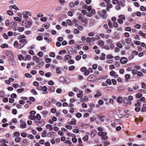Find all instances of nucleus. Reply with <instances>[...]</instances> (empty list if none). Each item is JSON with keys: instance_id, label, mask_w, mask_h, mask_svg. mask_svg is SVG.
<instances>
[{"instance_id": "nucleus-1", "label": "nucleus", "mask_w": 146, "mask_h": 146, "mask_svg": "<svg viewBox=\"0 0 146 146\" xmlns=\"http://www.w3.org/2000/svg\"><path fill=\"white\" fill-rule=\"evenodd\" d=\"M19 43L21 48H22L27 43L26 39H21L19 40Z\"/></svg>"}, {"instance_id": "nucleus-2", "label": "nucleus", "mask_w": 146, "mask_h": 146, "mask_svg": "<svg viewBox=\"0 0 146 146\" xmlns=\"http://www.w3.org/2000/svg\"><path fill=\"white\" fill-rule=\"evenodd\" d=\"M127 61V59L125 57H122L120 60V63L122 64H125L126 63Z\"/></svg>"}, {"instance_id": "nucleus-3", "label": "nucleus", "mask_w": 146, "mask_h": 146, "mask_svg": "<svg viewBox=\"0 0 146 146\" xmlns=\"http://www.w3.org/2000/svg\"><path fill=\"white\" fill-rule=\"evenodd\" d=\"M123 102L129 104H131L130 101L126 97L123 98Z\"/></svg>"}, {"instance_id": "nucleus-4", "label": "nucleus", "mask_w": 146, "mask_h": 146, "mask_svg": "<svg viewBox=\"0 0 146 146\" xmlns=\"http://www.w3.org/2000/svg\"><path fill=\"white\" fill-rule=\"evenodd\" d=\"M28 14H30V13L27 11L23 12V14L24 15L23 16V17L25 19L28 18V15H29Z\"/></svg>"}, {"instance_id": "nucleus-5", "label": "nucleus", "mask_w": 146, "mask_h": 146, "mask_svg": "<svg viewBox=\"0 0 146 146\" xmlns=\"http://www.w3.org/2000/svg\"><path fill=\"white\" fill-rule=\"evenodd\" d=\"M95 78V76L93 74L90 75L87 78V80L89 81L94 80Z\"/></svg>"}, {"instance_id": "nucleus-6", "label": "nucleus", "mask_w": 146, "mask_h": 146, "mask_svg": "<svg viewBox=\"0 0 146 146\" xmlns=\"http://www.w3.org/2000/svg\"><path fill=\"white\" fill-rule=\"evenodd\" d=\"M99 15L100 17H101L102 18L104 19H106L107 16V14H103L100 12V11H99L98 12Z\"/></svg>"}, {"instance_id": "nucleus-7", "label": "nucleus", "mask_w": 146, "mask_h": 146, "mask_svg": "<svg viewBox=\"0 0 146 146\" xmlns=\"http://www.w3.org/2000/svg\"><path fill=\"white\" fill-rule=\"evenodd\" d=\"M13 45L16 48H18L19 49H21V47L20 46V44L17 41H15Z\"/></svg>"}, {"instance_id": "nucleus-8", "label": "nucleus", "mask_w": 146, "mask_h": 146, "mask_svg": "<svg viewBox=\"0 0 146 146\" xmlns=\"http://www.w3.org/2000/svg\"><path fill=\"white\" fill-rule=\"evenodd\" d=\"M47 88L46 86H44L42 87V90L43 91L42 94H47L48 93V92L47 91Z\"/></svg>"}, {"instance_id": "nucleus-9", "label": "nucleus", "mask_w": 146, "mask_h": 146, "mask_svg": "<svg viewBox=\"0 0 146 146\" xmlns=\"http://www.w3.org/2000/svg\"><path fill=\"white\" fill-rule=\"evenodd\" d=\"M12 8L15 9L16 10H19V9L17 7L16 5H10L9 7V9H11Z\"/></svg>"}, {"instance_id": "nucleus-10", "label": "nucleus", "mask_w": 146, "mask_h": 146, "mask_svg": "<svg viewBox=\"0 0 146 146\" xmlns=\"http://www.w3.org/2000/svg\"><path fill=\"white\" fill-rule=\"evenodd\" d=\"M27 25L26 26V27L27 28H29L32 24V21L31 20H30L29 21H27Z\"/></svg>"}, {"instance_id": "nucleus-11", "label": "nucleus", "mask_w": 146, "mask_h": 146, "mask_svg": "<svg viewBox=\"0 0 146 146\" xmlns=\"http://www.w3.org/2000/svg\"><path fill=\"white\" fill-rule=\"evenodd\" d=\"M42 113L43 115V116L44 117H46V116L47 115L48 113V112L47 110H45L44 111H43L42 112Z\"/></svg>"}, {"instance_id": "nucleus-12", "label": "nucleus", "mask_w": 146, "mask_h": 146, "mask_svg": "<svg viewBox=\"0 0 146 146\" xmlns=\"http://www.w3.org/2000/svg\"><path fill=\"white\" fill-rule=\"evenodd\" d=\"M102 56H101L100 58V59L101 60H104L105 59L106 54L104 53H102Z\"/></svg>"}, {"instance_id": "nucleus-13", "label": "nucleus", "mask_w": 146, "mask_h": 146, "mask_svg": "<svg viewBox=\"0 0 146 146\" xmlns=\"http://www.w3.org/2000/svg\"><path fill=\"white\" fill-rule=\"evenodd\" d=\"M29 118L30 120H35L36 119L35 115H30L29 116Z\"/></svg>"}, {"instance_id": "nucleus-14", "label": "nucleus", "mask_w": 146, "mask_h": 146, "mask_svg": "<svg viewBox=\"0 0 146 146\" xmlns=\"http://www.w3.org/2000/svg\"><path fill=\"white\" fill-rule=\"evenodd\" d=\"M26 124L25 122L21 123L20 125V127L22 129L25 128L26 127Z\"/></svg>"}, {"instance_id": "nucleus-15", "label": "nucleus", "mask_w": 146, "mask_h": 146, "mask_svg": "<svg viewBox=\"0 0 146 146\" xmlns=\"http://www.w3.org/2000/svg\"><path fill=\"white\" fill-rule=\"evenodd\" d=\"M47 133V131L45 130H44L41 134V136L42 137H45L46 136V134Z\"/></svg>"}, {"instance_id": "nucleus-16", "label": "nucleus", "mask_w": 146, "mask_h": 146, "mask_svg": "<svg viewBox=\"0 0 146 146\" xmlns=\"http://www.w3.org/2000/svg\"><path fill=\"white\" fill-rule=\"evenodd\" d=\"M36 119L38 120H40L41 119V117L40 115L38 114L37 113L36 116H35Z\"/></svg>"}, {"instance_id": "nucleus-17", "label": "nucleus", "mask_w": 146, "mask_h": 146, "mask_svg": "<svg viewBox=\"0 0 146 146\" xmlns=\"http://www.w3.org/2000/svg\"><path fill=\"white\" fill-rule=\"evenodd\" d=\"M108 25L110 27V28H112L113 27V25L112 24V22L111 21L109 20H108Z\"/></svg>"}, {"instance_id": "nucleus-18", "label": "nucleus", "mask_w": 146, "mask_h": 146, "mask_svg": "<svg viewBox=\"0 0 146 146\" xmlns=\"http://www.w3.org/2000/svg\"><path fill=\"white\" fill-rule=\"evenodd\" d=\"M33 59L34 61H36V62L38 63L40 62L39 61V59L38 57L35 56L33 57Z\"/></svg>"}, {"instance_id": "nucleus-19", "label": "nucleus", "mask_w": 146, "mask_h": 146, "mask_svg": "<svg viewBox=\"0 0 146 146\" xmlns=\"http://www.w3.org/2000/svg\"><path fill=\"white\" fill-rule=\"evenodd\" d=\"M104 43V42L102 40H99L98 42V44L100 46L103 45Z\"/></svg>"}, {"instance_id": "nucleus-20", "label": "nucleus", "mask_w": 146, "mask_h": 146, "mask_svg": "<svg viewBox=\"0 0 146 146\" xmlns=\"http://www.w3.org/2000/svg\"><path fill=\"white\" fill-rule=\"evenodd\" d=\"M117 100L118 102L121 103H122L123 101V98L122 97H119L117 99Z\"/></svg>"}, {"instance_id": "nucleus-21", "label": "nucleus", "mask_w": 146, "mask_h": 146, "mask_svg": "<svg viewBox=\"0 0 146 146\" xmlns=\"http://www.w3.org/2000/svg\"><path fill=\"white\" fill-rule=\"evenodd\" d=\"M136 97L137 98H141L142 96V94L141 93H137L136 95Z\"/></svg>"}, {"instance_id": "nucleus-22", "label": "nucleus", "mask_w": 146, "mask_h": 146, "mask_svg": "<svg viewBox=\"0 0 146 146\" xmlns=\"http://www.w3.org/2000/svg\"><path fill=\"white\" fill-rule=\"evenodd\" d=\"M8 45L6 43H4L1 46V47L3 48H8Z\"/></svg>"}, {"instance_id": "nucleus-23", "label": "nucleus", "mask_w": 146, "mask_h": 146, "mask_svg": "<svg viewBox=\"0 0 146 146\" xmlns=\"http://www.w3.org/2000/svg\"><path fill=\"white\" fill-rule=\"evenodd\" d=\"M15 141L16 142L19 143L21 141V139L19 137H16L15 139Z\"/></svg>"}, {"instance_id": "nucleus-24", "label": "nucleus", "mask_w": 146, "mask_h": 146, "mask_svg": "<svg viewBox=\"0 0 146 146\" xmlns=\"http://www.w3.org/2000/svg\"><path fill=\"white\" fill-rule=\"evenodd\" d=\"M0 142L3 143H8V141L7 140L3 139L0 140Z\"/></svg>"}, {"instance_id": "nucleus-25", "label": "nucleus", "mask_w": 146, "mask_h": 146, "mask_svg": "<svg viewBox=\"0 0 146 146\" xmlns=\"http://www.w3.org/2000/svg\"><path fill=\"white\" fill-rule=\"evenodd\" d=\"M7 13L10 15H13V12L11 10H8L7 11Z\"/></svg>"}, {"instance_id": "nucleus-26", "label": "nucleus", "mask_w": 146, "mask_h": 146, "mask_svg": "<svg viewBox=\"0 0 146 146\" xmlns=\"http://www.w3.org/2000/svg\"><path fill=\"white\" fill-rule=\"evenodd\" d=\"M52 75L51 73L50 72H48L46 73L45 74V76L47 77H49Z\"/></svg>"}, {"instance_id": "nucleus-27", "label": "nucleus", "mask_w": 146, "mask_h": 146, "mask_svg": "<svg viewBox=\"0 0 146 146\" xmlns=\"http://www.w3.org/2000/svg\"><path fill=\"white\" fill-rule=\"evenodd\" d=\"M27 137L30 139H34V136L31 134H28L27 135Z\"/></svg>"}, {"instance_id": "nucleus-28", "label": "nucleus", "mask_w": 146, "mask_h": 146, "mask_svg": "<svg viewBox=\"0 0 146 146\" xmlns=\"http://www.w3.org/2000/svg\"><path fill=\"white\" fill-rule=\"evenodd\" d=\"M145 98L144 97H142L141 98L139 99V100H139L140 102V103H141V101L143 102L144 103H146V102H145Z\"/></svg>"}, {"instance_id": "nucleus-29", "label": "nucleus", "mask_w": 146, "mask_h": 146, "mask_svg": "<svg viewBox=\"0 0 146 146\" xmlns=\"http://www.w3.org/2000/svg\"><path fill=\"white\" fill-rule=\"evenodd\" d=\"M56 72L57 74H60L61 73V71L60 70V69L58 67H57L56 68Z\"/></svg>"}, {"instance_id": "nucleus-30", "label": "nucleus", "mask_w": 146, "mask_h": 146, "mask_svg": "<svg viewBox=\"0 0 146 146\" xmlns=\"http://www.w3.org/2000/svg\"><path fill=\"white\" fill-rule=\"evenodd\" d=\"M13 58H14V56H12V58H11L12 60H10L9 61V63L13 65L14 64V61L13 59Z\"/></svg>"}, {"instance_id": "nucleus-31", "label": "nucleus", "mask_w": 146, "mask_h": 146, "mask_svg": "<svg viewBox=\"0 0 146 146\" xmlns=\"http://www.w3.org/2000/svg\"><path fill=\"white\" fill-rule=\"evenodd\" d=\"M117 46L120 48H121L123 46L122 44L119 42H118L116 44Z\"/></svg>"}, {"instance_id": "nucleus-32", "label": "nucleus", "mask_w": 146, "mask_h": 146, "mask_svg": "<svg viewBox=\"0 0 146 146\" xmlns=\"http://www.w3.org/2000/svg\"><path fill=\"white\" fill-rule=\"evenodd\" d=\"M131 40V38H129L126 39L125 41L127 44H129L130 43Z\"/></svg>"}, {"instance_id": "nucleus-33", "label": "nucleus", "mask_w": 146, "mask_h": 146, "mask_svg": "<svg viewBox=\"0 0 146 146\" xmlns=\"http://www.w3.org/2000/svg\"><path fill=\"white\" fill-rule=\"evenodd\" d=\"M137 103L135 104V107H138L140 106L141 104L140 103V101L137 100Z\"/></svg>"}, {"instance_id": "nucleus-34", "label": "nucleus", "mask_w": 146, "mask_h": 146, "mask_svg": "<svg viewBox=\"0 0 146 146\" xmlns=\"http://www.w3.org/2000/svg\"><path fill=\"white\" fill-rule=\"evenodd\" d=\"M25 37V35H22L20 36H19L18 38H19V39H24V38Z\"/></svg>"}, {"instance_id": "nucleus-35", "label": "nucleus", "mask_w": 146, "mask_h": 146, "mask_svg": "<svg viewBox=\"0 0 146 146\" xmlns=\"http://www.w3.org/2000/svg\"><path fill=\"white\" fill-rule=\"evenodd\" d=\"M5 91L3 90L1 91L0 92V97H4L5 96V94H4L5 93Z\"/></svg>"}, {"instance_id": "nucleus-36", "label": "nucleus", "mask_w": 146, "mask_h": 146, "mask_svg": "<svg viewBox=\"0 0 146 146\" xmlns=\"http://www.w3.org/2000/svg\"><path fill=\"white\" fill-rule=\"evenodd\" d=\"M51 126V125L48 124H47L46 126V128L50 129V131H51L52 129V128Z\"/></svg>"}, {"instance_id": "nucleus-37", "label": "nucleus", "mask_w": 146, "mask_h": 146, "mask_svg": "<svg viewBox=\"0 0 146 146\" xmlns=\"http://www.w3.org/2000/svg\"><path fill=\"white\" fill-rule=\"evenodd\" d=\"M21 136L24 138L26 137L27 136V134L23 132L21 133Z\"/></svg>"}, {"instance_id": "nucleus-38", "label": "nucleus", "mask_w": 146, "mask_h": 146, "mask_svg": "<svg viewBox=\"0 0 146 146\" xmlns=\"http://www.w3.org/2000/svg\"><path fill=\"white\" fill-rule=\"evenodd\" d=\"M118 5H121V6L123 7H124L125 6V4L122 3V1H119Z\"/></svg>"}, {"instance_id": "nucleus-39", "label": "nucleus", "mask_w": 146, "mask_h": 146, "mask_svg": "<svg viewBox=\"0 0 146 146\" xmlns=\"http://www.w3.org/2000/svg\"><path fill=\"white\" fill-rule=\"evenodd\" d=\"M31 58V56L29 55H27L25 57L26 60H29Z\"/></svg>"}, {"instance_id": "nucleus-40", "label": "nucleus", "mask_w": 146, "mask_h": 146, "mask_svg": "<svg viewBox=\"0 0 146 146\" xmlns=\"http://www.w3.org/2000/svg\"><path fill=\"white\" fill-rule=\"evenodd\" d=\"M106 58L107 59H112L113 58V56L111 54H108L107 55Z\"/></svg>"}, {"instance_id": "nucleus-41", "label": "nucleus", "mask_w": 146, "mask_h": 146, "mask_svg": "<svg viewBox=\"0 0 146 146\" xmlns=\"http://www.w3.org/2000/svg\"><path fill=\"white\" fill-rule=\"evenodd\" d=\"M88 139V135H86L83 138V140L84 141H86Z\"/></svg>"}, {"instance_id": "nucleus-42", "label": "nucleus", "mask_w": 146, "mask_h": 146, "mask_svg": "<svg viewBox=\"0 0 146 146\" xmlns=\"http://www.w3.org/2000/svg\"><path fill=\"white\" fill-rule=\"evenodd\" d=\"M14 19L15 20L19 22L21 21V19L19 18V17H14Z\"/></svg>"}, {"instance_id": "nucleus-43", "label": "nucleus", "mask_w": 146, "mask_h": 146, "mask_svg": "<svg viewBox=\"0 0 146 146\" xmlns=\"http://www.w3.org/2000/svg\"><path fill=\"white\" fill-rule=\"evenodd\" d=\"M50 101L46 100L44 103V105L46 106H48L50 104Z\"/></svg>"}, {"instance_id": "nucleus-44", "label": "nucleus", "mask_w": 146, "mask_h": 146, "mask_svg": "<svg viewBox=\"0 0 146 146\" xmlns=\"http://www.w3.org/2000/svg\"><path fill=\"white\" fill-rule=\"evenodd\" d=\"M66 52V50H61L58 52L59 54H62L65 53Z\"/></svg>"}, {"instance_id": "nucleus-45", "label": "nucleus", "mask_w": 146, "mask_h": 146, "mask_svg": "<svg viewBox=\"0 0 146 146\" xmlns=\"http://www.w3.org/2000/svg\"><path fill=\"white\" fill-rule=\"evenodd\" d=\"M106 82L109 85H111V81L109 79H108L106 80Z\"/></svg>"}, {"instance_id": "nucleus-46", "label": "nucleus", "mask_w": 146, "mask_h": 146, "mask_svg": "<svg viewBox=\"0 0 146 146\" xmlns=\"http://www.w3.org/2000/svg\"><path fill=\"white\" fill-rule=\"evenodd\" d=\"M49 56L51 57H54L55 56V54L54 52H52L49 54Z\"/></svg>"}, {"instance_id": "nucleus-47", "label": "nucleus", "mask_w": 146, "mask_h": 146, "mask_svg": "<svg viewBox=\"0 0 146 146\" xmlns=\"http://www.w3.org/2000/svg\"><path fill=\"white\" fill-rule=\"evenodd\" d=\"M65 58L66 60H68L71 58V56L69 55H66L65 56Z\"/></svg>"}, {"instance_id": "nucleus-48", "label": "nucleus", "mask_w": 146, "mask_h": 146, "mask_svg": "<svg viewBox=\"0 0 146 146\" xmlns=\"http://www.w3.org/2000/svg\"><path fill=\"white\" fill-rule=\"evenodd\" d=\"M102 95L101 93H98L97 94H96L94 96L96 98H98L100 96H101Z\"/></svg>"}, {"instance_id": "nucleus-49", "label": "nucleus", "mask_w": 146, "mask_h": 146, "mask_svg": "<svg viewBox=\"0 0 146 146\" xmlns=\"http://www.w3.org/2000/svg\"><path fill=\"white\" fill-rule=\"evenodd\" d=\"M38 55L40 57H42L43 56V53L42 52L40 51L38 52Z\"/></svg>"}, {"instance_id": "nucleus-50", "label": "nucleus", "mask_w": 146, "mask_h": 146, "mask_svg": "<svg viewBox=\"0 0 146 146\" xmlns=\"http://www.w3.org/2000/svg\"><path fill=\"white\" fill-rule=\"evenodd\" d=\"M76 116L77 117L80 118L82 117V114L80 113H78L76 114Z\"/></svg>"}, {"instance_id": "nucleus-51", "label": "nucleus", "mask_w": 146, "mask_h": 146, "mask_svg": "<svg viewBox=\"0 0 146 146\" xmlns=\"http://www.w3.org/2000/svg\"><path fill=\"white\" fill-rule=\"evenodd\" d=\"M75 69V67L74 66H72L69 67V70L70 71H72L74 70Z\"/></svg>"}, {"instance_id": "nucleus-52", "label": "nucleus", "mask_w": 146, "mask_h": 146, "mask_svg": "<svg viewBox=\"0 0 146 146\" xmlns=\"http://www.w3.org/2000/svg\"><path fill=\"white\" fill-rule=\"evenodd\" d=\"M65 127L68 129L71 130L72 129V127L71 126L66 125Z\"/></svg>"}, {"instance_id": "nucleus-53", "label": "nucleus", "mask_w": 146, "mask_h": 146, "mask_svg": "<svg viewBox=\"0 0 146 146\" xmlns=\"http://www.w3.org/2000/svg\"><path fill=\"white\" fill-rule=\"evenodd\" d=\"M24 90V88L18 89L17 90V92L18 93H21L23 92Z\"/></svg>"}, {"instance_id": "nucleus-54", "label": "nucleus", "mask_w": 146, "mask_h": 146, "mask_svg": "<svg viewBox=\"0 0 146 146\" xmlns=\"http://www.w3.org/2000/svg\"><path fill=\"white\" fill-rule=\"evenodd\" d=\"M119 1L118 0H113L112 1V3L113 4H116L117 3L118 4Z\"/></svg>"}, {"instance_id": "nucleus-55", "label": "nucleus", "mask_w": 146, "mask_h": 146, "mask_svg": "<svg viewBox=\"0 0 146 146\" xmlns=\"http://www.w3.org/2000/svg\"><path fill=\"white\" fill-rule=\"evenodd\" d=\"M74 42V40L72 39L70 40L68 42V44H69L71 45L73 44Z\"/></svg>"}, {"instance_id": "nucleus-56", "label": "nucleus", "mask_w": 146, "mask_h": 146, "mask_svg": "<svg viewBox=\"0 0 146 146\" xmlns=\"http://www.w3.org/2000/svg\"><path fill=\"white\" fill-rule=\"evenodd\" d=\"M134 27L137 29H139L141 27V25L139 24H136L134 26Z\"/></svg>"}, {"instance_id": "nucleus-57", "label": "nucleus", "mask_w": 146, "mask_h": 146, "mask_svg": "<svg viewBox=\"0 0 146 146\" xmlns=\"http://www.w3.org/2000/svg\"><path fill=\"white\" fill-rule=\"evenodd\" d=\"M62 91V90L61 88H57L56 90V92L57 93H60Z\"/></svg>"}, {"instance_id": "nucleus-58", "label": "nucleus", "mask_w": 146, "mask_h": 146, "mask_svg": "<svg viewBox=\"0 0 146 146\" xmlns=\"http://www.w3.org/2000/svg\"><path fill=\"white\" fill-rule=\"evenodd\" d=\"M11 24L12 25V27H13L15 28V27L17 25V23H16L14 22H12L11 23Z\"/></svg>"}, {"instance_id": "nucleus-59", "label": "nucleus", "mask_w": 146, "mask_h": 146, "mask_svg": "<svg viewBox=\"0 0 146 146\" xmlns=\"http://www.w3.org/2000/svg\"><path fill=\"white\" fill-rule=\"evenodd\" d=\"M14 135L15 136L19 137L20 136V133L18 132H16L14 133Z\"/></svg>"}, {"instance_id": "nucleus-60", "label": "nucleus", "mask_w": 146, "mask_h": 146, "mask_svg": "<svg viewBox=\"0 0 146 146\" xmlns=\"http://www.w3.org/2000/svg\"><path fill=\"white\" fill-rule=\"evenodd\" d=\"M119 17L120 19H121L122 20H125V16L123 15H120L119 16Z\"/></svg>"}, {"instance_id": "nucleus-61", "label": "nucleus", "mask_w": 146, "mask_h": 146, "mask_svg": "<svg viewBox=\"0 0 146 146\" xmlns=\"http://www.w3.org/2000/svg\"><path fill=\"white\" fill-rule=\"evenodd\" d=\"M73 132L74 133H78L79 132V130L78 129H74L72 130Z\"/></svg>"}, {"instance_id": "nucleus-62", "label": "nucleus", "mask_w": 146, "mask_h": 146, "mask_svg": "<svg viewBox=\"0 0 146 146\" xmlns=\"http://www.w3.org/2000/svg\"><path fill=\"white\" fill-rule=\"evenodd\" d=\"M48 84L49 85H52L54 84V82L53 81L50 80L48 81Z\"/></svg>"}, {"instance_id": "nucleus-63", "label": "nucleus", "mask_w": 146, "mask_h": 146, "mask_svg": "<svg viewBox=\"0 0 146 146\" xmlns=\"http://www.w3.org/2000/svg\"><path fill=\"white\" fill-rule=\"evenodd\" d=\"M36 39L38 40H42V37L40 36H38L36 38Z\"/></svg>"}, {"instance_id": "nucleus-64", "label": "nucleus", "mask_w": 146, "mask_h": 146, "mask_svg": "<svg viewBox=\"0 0 146 146\" xmlns=\"http://www.w3.org/2000/svg\"><path fill=\"white\" fill-rule=\"evenodd\" d=\"M17 113V110L15 109H13L12 110V113L14 115H16Z\"/></svg>"}]
</instances>
